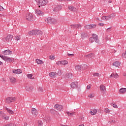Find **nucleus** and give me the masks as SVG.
<instances>
[{
  "instance_id": "1",
  "label": "nucleus",
  "mask_w": 126,
  "mask_h": 126,
  "mask_svg": "<svg viewBox=\"0 0 126 126\" xmlns=\"http://www.w3.org/2000/svg\"><path fill=\"white\" fill-rule=\"evenodd\" d=\"M28 34L29 35H32L33 36L34 35L35 36H36V37L40 38L41 40H42L43 38H45V36L43 35V32L41 31L38 30L30 31L29 32Z\"/></svg>"
},
{
  "instance_id": "2",
  "label": "nucleus",
  "mask_w": 126,
  "mask_h": 126,
  "mask_svg": "<svg viewBox=\"0 0 126 126\" xmlns=\"http://www.w3.org/2000/svg\"><path fill=\"white\" fill-rule=\"evenodd\" d=\"M89 41L90 43H94V41L95 43H99L100 42V40H99V39L98 38V35L94 33L92 34V37L90 38Z\"/></svg>"
},
{
  "instance_id": "3",
  "label": "nucleus",
  "mask_w": 126,
  "mask_h": 126,
  "mask_svg": "<svg viewBox=\"0 0 126 126\" xmlns=\"http://www.w3.org/2000/svg\"><path fill=\"white\" fill-rule=\"evenodd\" d=\"M13 38V35L11 34H9L6 37H4L2 39V40L4 41L5 43H8V42H11Z\"/></svg>"
},
{
  "instance_id": "4",
  "label": "nucleus",
  "mask_w": 126,
  "mask_h": 126,
  "mask_svg": "<svg viewBox=\"0 0 126 126\" xmlns=\"http://www.w3.org/2000/svg\"><path fill=\"white\" fill-rule=\"evenodd\" d=\"M46 22L48 24H55V23L57 22V20L51 17H48L47 19Z\"/></svg>"
},
{
  "instance_id": "5",
  "label": "nucleus",
  "mask_w": 126,
  "mask_h": 126,
  "mask_svg": "<svg viewBox=\"0 0 126 126\" xmlns=\"http://www.w3.org/2000/svg\"><path fill=\"white\" fill-rule=\"evenodd\" d=\"M48 1L47 0H39L37 2V4L39 5L38 7L46 5Z\"/></svg>"
},
{
  "instance_id": "6",
  "label": "nucleus",
  "mask_w": 126,
  "mask_h": 126,
  "mask_svg": "<svg viewBox=\"0 0 126 126\" xmlns=\"http://www.w3.org/2000/svg\"><path fill=\"white\" fill-rule=\"evenodd\" d=\"M16 100V97H8L6 98L5 102L7 103V104H10V103H12V102H14V101Z\"/></svg>"
},
{
  "instance_id": "7",
  "label": "nucleus",
  "mask_w": 126,
  "mask_h": 126,
  "mask_svg": "<svg viewBox=\"0 0 126 126\" xmlns=\"http://www.w3.org/2000/svg\"><path fill=\"white\" fill-rule=\"evenodd\" d=\"M26 18L27 20H29V21H33L34 19H33V15L32 13H27Z\"/></svg>"
},
{
  "instance_id": "8",
  "label": "nucleus",
  "mask_w": 126,
  "mask_h": 126,
  "mask_svg": "<svg viewBox=\"0 0 126 126\" xmlns=\"http://www.w3.org/2000/svg\"><path fill=\"white\" fill-rule=\"evenodd\" d=\"M32 114L33 116V117H37V115H38V111H37V109L34 108H32Z\"/></svg>"
},
{
  "instance_id": "9",
  "label": "nucleus",
  "mask_w": 126,
  "mask_h": 126,
  "mask_svg": "<svg viewBox=\"0 0 126 126\" xmlns=\"http://www.w3.org/2000/svg\"><path fill=\"white\" fill-rule=\"evenodd\" d=\"M71 88L73 89L77 88L78 87V83L77 82H72L71 85Z\"/></svg>"
},
{
  "instance_id": "10",
  "label": "nucleus",
  "mask_w": 126,
  "mask_h": 126,
  "mask_svg": "<svg viewBox=\"0 0 126 126\" xmlns=\"http://www.w3.org/2000/svg\"><path fill=\"white\" fill-rule=\"evenodd\" d=\"M62 8H63V6H62V5H59L56 6L54 9V11L55 12H58V11H59V10H61L62 9Z\"/></svg>"
},
{
  "instance_id": "11",
  "label": "nucleus",
  "mask_w": 126,
  "mask_h": 126,
  "mask_svg": "<svg viewBox=\"0 0 126 126\" xmlns=\"http://www.w3.org/2000/svg\"><path fill=\"white\" fill-rule=\"evenodd\" d=\"M54 108L55 110H57V111H61L63 110V106L59 104H56L54 106Z\"/></svg>"
},
{
  "instance_id": "12",
  "label": "nucleus",
  "mask_w": 126,
  "mask_h": 126,
  "mask_svg": "<svg viewBox=\"0 0 126 126\" xmlns=\"http://www.w3.org/2000/svg\"><path fill=\"white\" fill-rule=\"evenodd\" d=\"M35 12L36 14H37V15H39L40 16H42V15H44V12L39 9L35 10Z\"/></svg>"
},
{
  "instance_id": "13",
  "label": "nucleus",
  "mask_w": 126,
  "mask_h": 126,
  "mask_svg": "<svg viewBox=\"0 0 126 126\" xmlns=\"http://www.w3.org/2000/svg\"><path fill=\"white\" fill-rule=\"evenodd\" d=\"M3 53L5 56H9V55H11L12 54V51L10 50H4Z\"/></svg>"
},
{
  "instance_id": "14",
  "label": "nucleus",
  "mask_w": 126,
  "mask_h": 126,
  "mask_svg": "<svg viewBox=\"0 0 126 126\" xmlns=\"http://www.w3.org/2000/svg\"><path fill=\"white\" fill-rule=\"evenodd\" d=\"M13 61H14V58H9L7 57H5V62H8V63H12Z\"/></svg>"
},
{
  "instance_id": "15",
  "label": "nucleus",
  "mask_w": 126,
  "mask_h": 126,
  "mask_svg": "<svg viewBox=\"0 0 126 126\" xmlns=\"http://www.w3.org/2000/svg\"><path fill=\"white\" fill-rule=\"evenodd\" d=\"M43 120L46 122V123H49L51 121V118L49 115H46L44 118Z\"/></svg>"
},
{
  "instance_id": "16",
  "label": "nucleus",
  "mask_w": 126,
  "mask_h": 126,
  "mask_svg": "<svg viewBox=\"0 0 126 126\" xmlns=\"http://www.w3.org/2000/svg\"><path fill=\"white\" fill-rule=\"evenodd\" d=\"M113 66H116V67H119L121 65V63L119 61H116L112 64Z\"/></svg>"
},
{
  "instance_id": "17",
  "label": "nucleus",
  "mask_w": 126,
  "mask_h": 126,
  "mask_svg": "<svg viewBox=\"0 0 126 126\" xmlns=\"http://www.w3.org/2000/svg\"><path fill=\"white\" fill-rule=\"evenodd\" d=\"M102 19H103V20H105V21H108V20H110L111 19V16H110V15L109 16H103L102 17Z\"/></svg>"
},
{
  "instance_id": "18",
  "label": "nucleus",
  "mask_w": 126,
  "mask_h": 126,
  "mask_svg": "<svg viewBox=\"0 0 126 126\" xmlns=\"http://www.w3.org/2000/svg\"><path fill=\"white\" fill-rule=\"evenodd\" d=\"M86 58H88L89 59H93L94 58L95 56L94 55V53H91L88 55L86 56Z\"/></svg>"
},
{
  "instance_id": "19",
  "label": "nucleus",
  "mask_w": 126,
  "mask_h": 126,
  "mask_svg": "<svg viewBox=\"0 0 126 126\" xmlns=\"http://www.w3.org/2000/svg\"><path fill=\"white\" fill-rule=\"evenodd\" d=\"M110 77H114V78H119V75L117 73H112Z\"/></svg>"
},
{
  "instance_id": "20",
  "label": "nucleus",
  "mask_w": 126,
  "mask_h": 126,
  "mask_svg": "<svg viewBox=\"0 0 126 126\" xmlns=\"http://www.w3.org/2000/svg\"><path fill=\"white\" fill-rule=\"evenodd\" d=\"M1 117L3 120H9V117L8 116H5V114H4V113H3L2 114V116Z\"/></svg>"
},
{
  "instance_id": "21",
  "label": "nucleus",
  "mask_w": 126,
  "mask_h": 126,
  "mask_svg": "<svg viewBox=\"0 0 126 126\" xmlns=\"http://www.w3.org/2000/svg\"><path fill=\"white\" fill-rule=\"evenodd\" d=\"M5 110L6 111L8 112V113H9V114H11V115H13V114H14V112H13V111H12V110L7 108V107H5Z\"/></svg>"
},
{
  "instance_id": "22",
  "label": "nucleus",
  "mask_w": 126,
  "mask_h": 126,
  "mask_svg": "<svg viewBox=\"0 0 126 126\" xmlns=\"http://www.w3.org/2000/svg\"><path fill=\"white\" fill-rule=\"evenodd\" d=\"M9 79L10 82L12 83H15V82H16V79L13 77H10Z\"/></svg>"
},
{
  "instance_id": "23",
  "label": "nucleus",
  "mask_w": 126,
  "mask_h": 126,
  "mask_svg": "<svg viewBox=\"0 0 126 126\" xmlns=\"http://www.w3.org/2000/svg\"><path fill=\"white\" fill-rule=\"evenodd\" d=\"M13 73L18 74L22 73V71L21 69H18L17 70H13Z\"/></svg>"
},
{
  "instance_id": "24",
  "label": "nucleus",
  "mask_w": 126,
  "mask_h": 126,
  "mask_svg": "<svg viewBox=\"0 0 126 126\" xmlns=\"http://www.w3.org/2000/svg\"><path fill=\"white\" fill-rule=\"evenodd\" d=\"M71 28H81V26L79 24L71 25Z\"/></svg>"
},
{
  "instance_id": "25",
  "label": "nucleus",
  "mask_w": 126,
  "mask_h": 126,
  "mask_svg": "<svg viewBox=\"0 0 126 126\" xmlns=\"http://www.w3.org/2000/svg\"><path fill=\"white\" fill-rule=\"evenodd\" d=\"M68 7L71 11H75L76 10V8L73 7V6H68Z\"/></svg>"
},
{
  "instance_id": "26",
  "label": "nucleus",
  "mask_w": 126,
  "mask_h": 126,
  "mask_svg": "<svg viewBox=\"0 0 126 126\" xmlns=\"http://www.w3.org/2000/svg\"><path fill=\"white\" fill-rule=\"evenodd\" d=\"M120 93L122 94H124V93H126V88H121L119 90Z\"/></svg>"
},
{
  "instance_id": "27",
  "label": "nucleus",
  "mask_w": 126,
  "mask_h": 126,
  "mask_svg": "<svg viewBox=\"0 0 126 126\" xmlns=\"http://www.w3.org/2000/svg\"><path fill=\"white\" fill-rule=\"evenodd\" d=\"M90 113L91 115H96V114H97V109H92V111H90Z\"/></svg>"
},
{
  "instance_id": "28",
  "label": "nucleus",
  "mask_w": 126,
  "mask_h": 126,
  "mask_svg": "<svg viewBox=\"0 0 126 126\" xmlns=\"http://www.w3.org/2000/svg\"><path fill=\"white\" fill-rule=\"evenodd\" d=\"M81 67L83 70H85V69H87V68H88V66L86 64H82L81 65Z\"/></svg>"
},
{
  "instance_id": "29",
  "label": "nucleus",
  "mask_w": 126,
  "mask_h": 126,
  "mask_svg": "<svg viewBox=\"0 0 126 126\" xmlns=\"http://www.w3.org/2000/svg\"><path fill=\"white\" fill-rule=\"evenodd\" d=\"M35 62L37 64H43V61L40 59H36Z\"/></svg>"
},
{
  "instance_id": "30",
  "label": "nucleus",
  "mask_w": 126,
  "mask_h": 126,
  "mask_svg": "<svg viewBox=\"0 0 126 126\" xmlns=\"http://www.w3.org/2000/svg\"><path fill=\"white\" fill-rule=\"evenodd\" d=\"M100 91H106V87L103 85L100 86Z\"/></svg>"
},
{
  "instance_id": "31",
  "label": "nucleus",
  "mask_w": 126,
  "mask_h": 126,
  "mask_svg": "<svg viewBox=\"0 0 126 126\" xmlns=\"http://www.w3.org/2000/svg\"><path fill=\"white\" fill-rule=\"evenodd\" d=\"M57 72H51L49 73V76L50 77H54L55 75H56Z\"/></svg>"
},
{
  "instance_id": "32",
  "label": "nucleus",
  "mask_w": 126,
  "mask_h": 126,
  "mask_svg": "<svg viewBox=\"0 0 126 126\" xmlns=\"http://www.w3.org/2000/svg\"><path fill=\"white\" fill-rule=\"evenodd\" d=\"M75 69H76V70H78L79 71H80V70H81L82 69L81 65L76 66Z\"/></svg>"
},
{
  "instance_id": "33",
  "label": "nucleus",
  "mask_w": 126,
  "mask_h": 126,
  "mask_svg": "<svg viewBox=\"0 0 126 126\" xmlns=\"http://www.w3.org/2000/svg\"><path fill=\"white\" fill-rule=\"evenodd\" d=\"M27 91H32V87L30 86H28L26 87Z\"/></svg>"
},
{
  "instance_id": "34",
  "label": "nucleus",
  "mask_w": 126,
  "mask_h": 126,
  "mask_svg": "<svg viewBox=\"0 0 126 126\" xmlns=\"http://www.w3.org/2000/svg\"><path fill=\"white\" fill-rule=\"evenodd\" d=\"M82 38H87L88 37V35H87V33L85 32H83L81 33Z\"/></svg>"
},
{
  "instance_id": "35",
  "label": "nucleus",
  "mask_w": 126,
  "mask_h": 126,
  "mask_svg": "<svg viewBox=\"0 0 126 126\" xmlns=\"http://www.w3.org/2000/svg\"><path fill=\"white\" fill-rule=\"evenodd\" d=\"M27 76L28 77V78H29L30 79H34V78L33 77V75L32 74H28L27 75Z\"/></svg>"
},
{
  "instance_id": "36",
  "label": "nucleus",
  "mask_w": 126,
  "mask_h": 126,
  "mask_svg": "<svg viewBox=\"0 0 126 126\" xmlns=\"http://www.w3.org/2000/svg\"><path fill=\"white\" fill-rule=\"evenodd\" d=\"M67 78H71L72 77V74L70 73H68L66 74Z\"/></svg>"
},
{
  "instance_id": "37",
  "label": "nucleus",
  "mask_w": 126,
  "mask_h": 126,
  "mask_svg": "<svg viewBox=\"0 0 126 126\" xmlns=\"http://www.w3.org/2000/svg\"><path fill=\"white\" fill-rule=\"evenodd\" d=\"M67 115H68V116H73V115H74L75 114V112H72V113H70L69 112H66Z\"/></svg>"
},
{
  "instance_id": "38",
  "label": "nucleus",
  "mask_w": 126,
  "mask_h": 126,
  "mask_svg": "<svg viewBox=\"0 0 126 126\" xmlns=\"http://www.w3.org/2000/svg\"><path fill=\"white\" fill-rule=\"evenodd\" d=\"M43 121L39 120L38 122V126H43Z\"/></svg>"
},
{
  "instance_id": "39",
  "label": "nucleus",
  "mask_w": 126,
  "mask_h": 126,
  "mask_svg": "<svg viewBox=\"0 0 126 126\" xmlns=\"http://www.w3.org/2000/svg\"><path fill=\"white\" fill-rule=\"evenodd\" d=\"M61 63H62V64L65 65V64H67V63H68V62H67V61H66L65 60L62 61H61Z\"/></svg>"
},
{
  "instance_id": "40",
  "label": "nucleus",
  "mask_w": 126,
  "mask_h": 126,
  "mask_svg": "<svg viewBox=\"0 0 126 126\" xmlns=\"http://www.w3.org/2000/svg\"><path fill=\"white\" fill-rule=\"evenodd\" d=\"M104 112L106 113V114H110V112H111L109 108H105Z\"/></svg>"
},
{
  "instance_id": "41",
  "label": "nucleus",
  "mask_w": 126,
  "mask_h": 126,
  "mask_svg": "<svg viewBox=\"0 0 126 126\" xmlns=\"http://www.w3.org/2000/svg\"><path fill=\"white\" fill-rule=\"evenodd\" d=\"M111 106H112L113 107V108H118V105H117V104H116V103H112L111 104Z\"/></svg>"
},
{
  "instance_id": "42",
  "label": "nucleus",
  "mask_w": 126,
  "mask_h": 126,
  "mask_svg": "<svg viewBox=\"0 0 126 126\" xmlns=\"http://www.w3.org/2000/svg\"><path fill=\"white\" fill-rule=\"evenodd\" d=\"M49 58L50 60H55V55H51Z\"/></svg>"
},
{
  "instance_id": "43",
  "label": "nucleus",
  "mask_w": 126,
  "mask_h": 126,
  "mask_svg": "<svg viewBox=\"0 0 126 126\" xmlns=\"http://www.w3.org/2000/svg\"><path fill=\"white\" fill-rule=\"evenodd\" d=\"M86 29H91V27L90 25H88L85 26Z\"/></svg>"
},
{
  "instance_id": "44",
  "label": "nucleus",
  "mask_w": 126,
  "mask_h": 126,
  "mask_svg": "<svg viewBox=\"0 0 126 126\" xmlns=\"http://www.w3.org/2000/svg\"><path fill=\"white\" fill-rule=\"evenodd\" d=\"M94 95V94H91L88 95V97H89V98H93Z\"/></svg>"
},
{
  "instance_id": "45",
  "label": "nucleus",
  "mask_w": 126,
  "mask_h": 126,
  "mask_svg": "<svg viewBox=\"0 0 126 126\" xmlns=\"http://www.w3.org/2000/svg\"><path fill=\"white\" fill-rule=\"evenodd\" d=\"M15 40H16L17 41H19V40H20V35L16 36Z\"/></svg>"
},
{
  "instance_id": "46",
  "label": "nucleus",
  "mask_w": 126,
  "mask_h": 126,
  "mask_svg": "<svg viewBox=\"0 0 126 126\" xmlns=\"http://www.w3.org/2000/svg\"><path fill=\"white\" fill-rule=\"evenodd\" d=\"M109 16L111 17V19H112V18H114V17L116 16V14H115L114 13H112L110 15H109Z\"/></svg>"
},
{
  "instance_id": "47",
  "label": "nucleus",
  "mask_w": 126,
  "mask_h": 126,
  "mask_svg": "<svg viewBox=\"0 0 126 126\" xmlns=\"http://www.w3.org/2000/svg\"><path fill=\"white\" fill-rule=\"evenodd\" d=\"M0 57L1 59L3 60V61H5V58H6V57L3 56V55H0Z\"/></svg>"
},
{
  "instance_id": "48",
  "label": "nucleus",
  "mask_w": 126,
  "mask_h": 126,
  "mask_svg": "<svg viewBox=\"0 0 126 126\" xmlns=\"http://www.w3.org/2000/svg\"><path fill=\"white\" fill-rule=\"evenodd\" d=\"M105 40H106V41H110V40H111V37H109V36H106L105 37Z\"/></svg>"
},
{
  "instance_id": "49",
  "label": "nucleus",
  "mask_w": 126,
  "mask_h": 126,
  "mask_svg": "<svg viewBox=\"0 0 126 126\" xmlns=\"http://www.w3.org/2000/svg\"><path fill=\"white\" fill-rule=\"evenodd\" d=\"M94 76H99L100 75V74L99 73H94L93 74Z\"/></svg>"
},
{
  "instance_id": "50",
  "label": "nucleus",
  "mask_w": 126,
  "mask_h": 126,
  "mask_svg": "<svg viewBox=\"0 0 126 126\" xmlns=\"http://www.w3.org/2000/svg\"><path fill=\"white\" fill-rule=\"evenodd\" d=\"M57 73L58 75H62V71L59 70Z\"/></svg>"
},
{
  "instance_id": "51",
  "label": "nucleus",
  "mask_w": 126,
  "mask_h": 126,
  "mask_svg": "<svg viewBox=\"0 0 126 126\" xmlns=\"http://www.w3.org/2000/svg\"><path fill=\"white\" fill-rule=\"evenodd\" d=\"M90 25H91V29H92V28H95L96 27V25L92 24Z\"/></svg>"
},
{
  "instance_id": "52",
  "label": "nucleus",
  "mask_w": 126,
  "mask_h": 126,
  "mask_svg": "<svg viewBox=\"0 0 126 126\" xmlns=\"http://www.w3.org/2000/svg\"><path fill=\"white\" fill-rule=\"evenodd\" d=\"M111 29H112V27L108 28L106 30V32H111Z\"/></svg>"
},
{
  "instance_id": "53",
  "label": "nucleus",
  "mask_w": 126,
  "mask_h": 126,
  "mask_svg": "<svg viewBox=\"0 0 126 126\" xmlns=\"http://www.w3.org/2000/svg\"><path fill=\"white\" fill-rule=\"evenodd\" d=\"M38 91L39 92H43V88H42V87H39L38 89Z\"/></svg>"
},
{
  "instance_id": "54",
  "label": "nucleus",
  "mask_w": 126,
  "mask_h": 126,
  "mask_svg": "<svg viewBox=\"0 0 126 126\" xmlns=\"http://www.w3.org/2000/svg\"><path fill=\"white\" fill-rule=\"evenodd\" d=\"M62 63V61H58L57 63H56V64L58 65H60V64H61Z\"/></svg>"
},
{
  "instance_id": "55",
  "label": "nucleus",
  "mask_w": 126,
  "mask_h": 126,
  "mask_svg": "<svg viewBox=\"0 0 126 126\" xmlns=\"http://www.w3.org/2000/svg\"><path fill=\"white\" fill-rule=\"evenodd\" d=\"M67 56L68 57H73V56H74V54L68 53Z\"/></svg>"
},
{
  "instance_id": "56",
  "label": "nucleus",
  "mask_w": 126,
  "mask_h": 126,
  "mask_svg": "<svg viewBox=\"0 0 126 126\" xmlns=\"http://www.w3.org/2000/svg\"><path fill=\"white\" fill-rule=\"evenodd\" d=\"M123 58H126V51H125V54H122Z\"/></svg>"
},
{
  "instance_id": "57",
  "label": "nucleus",
  "mask_w": 126,
  "mask_h": 126,
  "mask_svg": "<svg viewBox=\"0 0 126 126\" xmlns=\"http://www.w3.org/2000/svg\"><path fill=\"white\" fill-rule=\"evenodd\" d=\"M3 9H4L3 8V7L1 6H0V11H3Z\"/></svg>"
},
{
  "instance_id": "58",
  "label": "nucleus",
  "mask_w": 126,
  "mask_h": 126,
  "mask_svg": "<svg viewBox=\"0 0 126 126\" xmlns=\"http://www.w3.org/2000/svg\"><path fill=\"white\" fill-rule=\"evenodd\" d=\"M90 88H91V85H88L87 86V89H90Z\"/></svg>"
},
{
  "instance_id": "59",
  "label": "nucleus",
  "mask_w": 126,
  "mask_h": 126,
  "mask_svg": "<svg viewBox=\"0 0 126 126\" xmlns=\"http://www.w3.org/2000/svg\"><path fill=\"white\" fill-rule=\"evenodd\" d=\"M98 25L99 26H104V24H103V23H99Z\"/></svg>"
},
{
  "instance_id": "60",
  "label": "nucleus",
  "mask_w": 126,
  "mask_h": 126,
  "mask_svg": "<svg viewBox=\"0 0 126 126\" xmlns=\"http://www.w3.org/2000/svg\"><path fill=\"white\" fill-rule=\"evenodd\" d=\"M3 114V112H2V111H0V117H1Z\"/></svg>"
},
{
  "instance_id": "61",
  "label": "nucleus",
  "mask_w": 126,
  "mask_h": 126,
  "mask_svg": "<svg viewBox=\"0 0 126 126\" xmlns=\"http://www.w3.org/2000/svg\"><path fill=\"white\" fill-rule=\"evenodd\" d=\"M8 126H13V124H9L7 125Z\"/></svg>"
},
{
  "instance_id": "62",
  "label": "nucleus",
  "mask_w": 126,
  "mask_h": 126,
  "mask_svg": "<svg viewBox=\"0 0 126 126\" xmlns=\"http://www.w3.org/2000/svg\"><path fill=\"white\" fill-rule=\"evenodd\" d=\"M24 126H27V123H25Z\"/></svg>"
},
{
  "instance_id": "63",
  "label": "nucleus",
  "mask_w": 126,
  "mask_h": 126,
  "mask_svg": "<svg viewBox=\"0 0 126 126\" xmlns=\"http://www.w3.org/2000/svg\"><path fill=\"white\" fill-rule=\"evenodd\" d=\"M59 1H63L64 0H58Z\"/></svg>"
},
{
  "instance_id": "64",
  "label": "nucleus",
  "mask_w": 126,
  "mask_h": 126,
  "mask_svg": "<svg viewBox=\"0 0 126 126\" xmlns=\"http://www.w3.org/2000/svg\"><path fill=\"white\" fill-rule=\"evenodd\" d=\"M1 64H2V62H1L0 61V65Z\"/></svg>"
}]
</instances>
